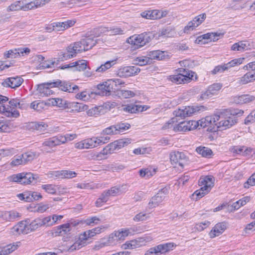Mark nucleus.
<instances>
[{"mask_svg":"<svg viewBox=\"0 0 255 255\" xmlns=\"http://www.w3.org/2000/svg\"><path fill=\"white\" fill-rule=\"evenodd\" d=\"M226 229V224L224 223L217 224L211 230L210 235L211 238H214L219 236Z\"/></svg>","mask_w":255,"mask_h":255,"instance_id":"nucleus-31","label":"nucleus"},{"mask_svg":"<svg viewBox=\"0 0 255 255\" xmlns=\"http://www.w3.org/2000/svg\"><path fill=\"white\" fill-rule=\"evenodd\" d=\"M20 216L19 213L14 210L5 212L2 215V218L8 221H13Z\"/></svg>","mask_w":255,"mask_h":255,"instance_id":"nucleus-32","label":"nucleus"},{"mask_svg":"<svg viewBox=\"0 0 255 255\" xmlns=\"http://www.w3.org/2000/svg\"><path fill=\"white\" fill-rule=\"evenodd\" d=\"M230 151L234 155H240L245 157H251L255 153V148L245 145H238L231 146Z\"/></svg>","mask_w":255,"mask_h":255,"instance_id":"nucleus-11","label":"nucleus"},{"mask_svg":"<svg viewBox=\"0 0 255 255\" xmlns=\"http://www.w3.org/2000/svg\"><path fill=\"white\" fill-rule=\"evenodd\" d=\"M255 100L254 96L250 95H242L235 96L233 98V101L237 104H244L252 102Z\"/></svg>","mask_w":255,"mask_h":255,"instance_id":"nucleus-27","label":"nucleus"},{"mask_svg":"<svg viewBox=\"0 0 255 255\" xmlns=\"http://www.w3.org/2000/svg\"><path fill=\"white\" fill-rule=\"evenodd\" d=\"M77 45L81 49V52L91 49L97 43V39L91 36L86 37L80 41L76 42Z\"/></svg>","mask_w":255,"mask_h":255,"instance_id":"nucleus-19","label":"nucleus"},{"mask_svg":"<svg viewBox=\"0 0 255 255\" xmlns=\"http://www.w3.org/2000/svg\"><path fill=\"white\" fill-rule=\"evenodd\" d=\"M206 14L205 13H202L201 14L198 15V16L195 17L194 18V21L196 22V25L198 26L200 24H201L206 19Z\"/></svg>","mask_w":255,"mask_h":255,"instance_id":"nucleus-62","label":"nucleus"},{"mask_svg":"<svg viewBox=\"0 0 255 255\" xmlns=\"http://www.w3.org/2000/svg\"><path fill=\"white\" fill-rule=\"evenodd\" d=\"M255 185V172L253 174L247 181L244 184L245 188H249L250 186Z\"/></svg>","mask_w":255,"mask_h":255,"instance_id":"nucleus-64","label":"nucleus"},{"mask_svg":"<svg viewBox=\"0 0 255 255\" xmlns=\"http://www.w3.org/2000/svg\"><path fill=\"white\" fill-rule=\"evenodd\" d=\"M168 192V188L166 187L160 189L156 195L151 199L148 204L149 208H153L158 206L164 199L165 195L167 194Z\"/></svg>","mask_w":255,"mask_h":255,"instance_id":"nucleus-18","label":"nucleus"},{"mask_svg":"<svg viewBox=\"0 0 255 255\" xmlns=\"http://www.w3.org/2000/svg\"><path fill=\"white\" fill-rule=\"evenodd\" d=\"M57 186L53 184H43L41 185V188L46 192L50 194H55L57 191Z\"/></svg>","mask_w":255,"mask_h":255,"instance_id":"nucleus-48","label":"nucleus"},{"mask_svg":"<svg viewBox=\"0 0 255 255\" xmlns=\"http://www.w3.org/2000/svg\"><path fill=\"white\" fill-rule=\"evenodd\" d=\"M104 231V228L102 227H98L86 231L83 234H81L79 237L78 240L76 241L68 248V251L72 252L74 251L80 249L87 244V241L92 237L95 236L97 234L102 233Z\"/></svg>","mask_w":255,"mask_h":255,"instance_id":"nucleus-3","label":"nucleus"},{"mask_svg":"<svg viewBox=\"0 0 255 255\" xmlns=\"http://www.w3.org/2000/svg\"><path fill=\"white\" fill-rule=\"evenodd\" d=\"M170 159L172 164H178L182 167L187 164L188 157L183 152L174 151L170 154Z\"/></svg>","mask_w":255,"mask_h":255,"instance_id":"nucleus-13","label":"nucleus"},{"mask_svg":"<svg viewBox=\"0 0 255 255\" xmlns=\"http://www.w3.org/2000/svg\"><path fill=\"white\" fill-rule=\"evenodd\" d=\"M12 180L14 182H17L20 184H29L34 180H36L38 178L37 175L34 174L31 172H22L16 175H13L12 177Z\"/></svg>","mask_w":255,"mask_h":255,"instance_id":"nucleus-10","label":"nucleus"},{"mask_svg":"<svg viewBox=\"0 0 255 255\" xmlns=\"http://www.w3.org/2000/svg\"><path fill=\"white\" fill-rule=\"evenodd\" d=\"M29 222L26 220L19 222L10 229V233L15 236L21 234H27L30 232L29 227Z\"/></svg>","mask_w":255,"mask_h":255,"instance_id":"nucleus-17","label":"nucleus"},{"mask_svg":"<svg viewBox=\"0 0 255 255\" xmlns=\"http://www.w3.org/2000/svg\"><path fill=\"white\" fill-rule=\"evenodd\" d=\"M120 191V188L116 186L112 187L110 189L106 190L105 192L108 195L109 197L110 196H117Z\"/></svg>","mask_w":255,"mask_h":255,"instance_id":"nucleus-61","label":"nucleus"},{"mask_svg":"<svg viewBox=\"0 0 255 255\" xmlns=\"http://www.w3.org/2000/svg\"><path fill=\"white\" fill-rule=\"evenodd\" d=\"M147 109L146 106H141L133 103L122 105L121 107V111L129 114L141 112L146 111Z\"/></svg>","mask_w":255,"mask_h":255,"instance_id":"nucleus-23","label":"nucleus"},{"mask_svg":"<svg viewBox=\"0 0 255 255\" xmlns=\"http://www.w3.org/2000/svg\"><path fill=\"white\" fill-rule=\"evenodd\" d=\"M214 177L211 176H206L199 179V185L201 188L192 194L193 197H196L195 200H199L211 191L214 186Z\"/></svg>","mask_w":255,"mask_h":255,"instance_id":"nucleus-4","label":"nucleus"},{"mask_svg":"<svg viewBox=\"0 0 255 255\" xmlns=\"http://www.w3.org/2000/svg\"><path fill=\"white\" fill-rule=\"evenodd\" d=\"M30 52V49L28 48H19L10 49L4 52L3 58L5 59L7 58H16L21 56L27 55Z\"/></svg>","mask_w":255,"mask_h":255,"instance_id":"nucleus-16","label":"nucleus"},{"mask_svg":"<svg viewBox=\"0 0 255 255\" xmlns=\"http://www.w3.org/2000/svg\"><path fill=\"white\" fill-rule=\"evenodd\" d=\"M116 95L121 99H127L133 97L135 93L130 90L122 89L117 91Z\"/></svg>","mask_w":255,"mask_h":255,"instance_id":"nucleus-33","label":"nucleus"},{"mask_svg":"<svg viewBox=\"0 0 255 255\" xmlns=\"http://www.w3.org/2000/svg\"><path fill=\"white\" fill-rule=\"evenodd\" d=\"M200 110L198 107H187L183 109H179L174 112V115L177 117L185 118L191 116L192 114H195Z\"/></svg>","mask_w":255,"mask_h":255,"instance_id":"nucleus-22","label":"nucleus"},{"mask_svg":"<svg viewBox=\"0 0 255 255\" xmlns=\"http://www.w3.org/2000/svg\"><path fill=\"white\" fill-rule=\"evenodd\" d=\"M177 122V119L175 118H172L162 126L161 129L165 130L167 129H173L174 131V128L175 127V124Z\"/></svg>","mask_w":255,"mask_h":255,"instance_id":"nucleus-53","label":"nucleus"},{"mask_svg":"<svg viewBox=\"0 0 255 255\" xmlns=\"http://www.w3.org/2000/svg\"><path fill=\"white\" fill-rule=\"evenodd\" d=\"M244 58L235 59L227 63L219 65L215 67L214 69L211 71V74L216 75L219 73H222L229 69L239 65L243 63Z\"/></svg>","mask_w":255,"mask_h":255,"instance_id":"nucleus-12","label":"nucleus"},{"mask_svg":"<svg viewBox=\"0 0 255 255\" xmlns=\"http://www.w3.org/2000/svg\"><path fill=\"white\" fill-rule=\"evenodd\" d=\"M55 63V61L47 60L43 62H41L39 64V68L40 69H46L49 68H52V66Z\"/></svg>","mask_w":255,"mask_h":255,"instance_id":"nucleus-60","label":"nucleus"},{"mask_svg":"<svg viewBox=\"0 0 255 255\" xmlns=\"http://www.w3.org/2000/svg\"><path fill=\"white\" fill-rule=\"evenodd\" d=\"M255 80V70H251L239 80V84L241 85L247 84Z\"/></svg>","mask_w":255,"mask_h":255,"instance_id":"nucleus-29","label":"nucleus"},{"mask_svg":"<svg viewBox=\"0 0 255 255\" xmlns=\"http://www.w3.org/2000/svg\"><path fill=\"white\" fill-rule=\"evenodd\" d=\"M73 63V68H75L76 71H81L86 69L87 62L85 60H81Z\"/></svg>","mask_w":255,"mask_h":255,"instance_id":"nucleus-41","label":"nucleus"},{"mask_svg":"<svg viewBox=\"0 0 255 255\" xmlns=\"http://www.w3.org/2000/svg\"><path fill=\"white\" fill-rule=\"evenodd\" d=\"M222 87V84L214 83L209 86L205 92L201 93L200 96V99L201 100H205L213 96L217 95Z\"/></svg>","mask_w":255,"mask_h":255,"instance_id":"nucleus-15","label":"nucleus"},{"mask_svg":"<svg viewBox=\"0 0 255 255\" xmlns=\"http://www.w3.org/2000/svg\"><path fill=\"white\" fill-rule=\"evenodd\" d=\"M116 141H114L107 145L102 151L101 153L103 155H107L108 154H112L118 149L117 144Z\"/></svg>","mask_w":255,"mask_h":255,"instance_id":"nucleus-35","label":"nucleus"},{"mask_svg":"<svg viewBox=\"0 0 255 255\" xmlns=\"http://www.w3.org/2000/svg\"><path fill=\"white\" fill-rule=\"evenodd\" d=\"M61 139L63 140V138H61V135L59 134L45 140L42 144L44 146L52 147L63 144V140H61Z\"/></svg>","mask_w":255,"mask_h":255,"instance_id":"nucleus-28","label":"nucleus"},{"mask_svg":"<svg viewBox=\"0 0 255 255\" xmlns=\"http://www.w3.org/2000/svg\"><path fill=\"white\" fill-rule=\"evenodd\" d=\"M116 60H110L107 61L103 64H102L99 67L97 68L96 70V72H104L109 69L113 66L116 64Z\"/></svg>","mask_w":255,"mask_h":255,"instance_id":"nucleus-39","label":"nucleus"},{"mask_svg":"<svg viewBox=\"0 0 255 255\" xmlns=\"http://www.w3.org/2000/svg\"><path fill=\"white\" fill-rule=\"evenodd\" d=\"M124 84V82H120L119 79L109 80L97 85L98 94L103 96H110L113 90L115 89L114 86L117 84L122 85Z\"/></svg>","mask_w":255,"mask_h":255,"instance_id":"nucleus-9","label":"nucleus"},{"mask_svg":"<svg viewBox=\"0 0 255 255\" xmlns=\"http://www.w3.org/2000/svg\"><path fill=\"white\" fill-rule=\"evenodd\" d=\"M76 44V42L71 43L65 50L59 51L58 53L57 61L67 60L75 57L78 53L81 52V49H80Z\"/></svg>","mask_w":255,"mask_h":255,"instance_id":"nucleus-8","label":"nucleus"},{"mask_svg":"<svg viewBox=\"0 0 255 255\" xmlns=\"http://www.w3.org/2000/svg\"><path fill=\"white\" fill-rule=\"evenodd\" d=\"M187 121H183L176 125L174 128V131L175 132H185L190 130L189 129Z\"/></svg>","mask_w":255,"mask_h":255,"instance_id":"nucleus-44","label":"nucleus"},{"mask_svg":"<svg viewBox=\"0 0 255 255\" xmlns=\"http://www.w3.org/2000/svg\"><path fill=\"white\" fill-rule=\"evenodd\" d=\"M70 107L72 108L71 110L73 112H81L86 111L88 109V106L83 103H74L70 104Z\"/></svg>","mask_w":255,"mask_h":255,"instance_id":"nucleus-40","label":"nucleus"},{"mask_svg":"<svg viewBox=\"0 0 255 255\" xmlns=\"http://www.w3.org/2000/svg\"><path fill=\"white\" fill-rule=\"evenodd\" d=\"M75 147L79 149L92 148L90 138H86L75 144Z\"/></svg>","mask_w":255,"mask_h":255,"instance_id":"nucleus-34","label":"nucleus"},{"mask_svg":"<svg viewBox=\"0 0 255 255\" xmlns=\"http://www.w3.org/2000/svg\"><path fill=\"white\" fill-rule=\"evenodd\" d=\"M149 58L151 59L162 60L165 57V52L160 50L150 51L148 53Z\"/></svg>","mask_w":255,"mask_h":255,"instance_id":"nucleus-38","label":"nucleus"},{"mask_svg":"<svg viewBox=\"0 0 255 255\" xmlns=\"http://www.w3.org/2000/svg\"><path fill=\"white\" fill-rule=\"evenodd\" d=\"M76 21L74 20H67L64 22H53V26L54 27L55 31H64L73 26Z\"/></svg>","mask_w":255,"mask_h":255,"instance_id":"nucleus-26","label":"nucleus"},{"mask_svg":"<svg viewBox=\"0 0 255 255\" xmlns=\"http://www.w3.org/2000/svg\"><path fill=\"white\" fill-rule=\"evenodd\" d=\"M118 133L124 132L130 128V125L128 123H119L116 124Z\"/></svg>","mask_w":255,"mask_h":255,"instance_id":"nucleus-51","label":"nucleus"},{"mask_svg":"<svg viewBox=\"0 0 255 255\" xmlns=\"http://www.w3.org/2000/svg\"><path fill=\"white\" fill-rule=\"evenodd\" d=\"M37 91L41 96H48L53 94L52 88H58L60 90L69 93H77L79 87L69 82L57 79L49 82L43 83L37 85Z\"/></svg>","mask_w":255,"mask_h":255,"instance_id":"nucleus-2","label":"nucleus"},{"mask_svg":"<svg viewBox=\"0 0 255 255\" xmlns=\"http://www.w3.org/2000/svg\"><path fill=\"white\" fill-rule=\"evenodd\" d=\"M89 93L86 91H84L81 93H77L75 97L78 99L86 101L89 99Z\"/></svg>","mask_w":255,"mask_h":255,"instance_id":"nucleus-63","label":"nucleus"},{"mask_svg":"<svg viewBox=\"0 0 255 255\" xmlns=\"http://www.w3.org/2000/svg\"><path fill=\"white\" fill-rule=\"evenodd\" d=\"M210 225V222L208 221H205L195 225V228L198 231H202L207 228Z\"/></svg>","mask_w":255,"mask_h":255,"instance_id":"nucleus-57","label":"nucleus"},{"mask_svg":"<svg viewBox=\"0 0 255 255\" xmlns=\"http://www.w3.org/2000/svg\"><path fill=\"white\" fill-rule=\"evenodd\" d=\"M23 82L22 78L17 76L16 77H10L5 79L1 85L5 87H10L15 89L20 86Z\"/></svg>","mask_w":255,"mask_h":255,"instance_id":"nucleus-25","label":"nucleus"},{"mask_svg":"<svg viewBox=\"0 0 255 255\" xmlns=\"http://www.w3.org/2000/svg\"><path fill=\"white\" fill-rule=\"evenodd\" d=\"M21 156L22 158L23 163L25 164L33 160L36 157V154L35 152L28 151L22 154Z\"/></svg>","mask_w":255,"mask_h":255,"instance_id":"nucleus-37","label":"nucleus"},{"mask_svg":"<svg viewBox=\"0 0 255 255\" xmlns=\"http://www.w3.org/2000/svg\"><path fill=\"white\" fill-rule=\"evenodd\" d=\"M28 202H33L34 201H37L42 198L41 194L38 192L28 191Z\"/></svg>","mask_w":255,"mask_h":255,"instance_id":"nucleus-46","label":"nucleus"},{"mask_svg":"<svg viewBox=\"0 0 255 255\" xmlns=\"http://www.w3.org/2000/svg\"><path fill=\"white\" fill-rule=\"evenodd\" d=\"M176 246L173 243H167L163 244H160L154 247L150 248L147 251V255L154 254V255L158 253L160 254H165L173 250Z\"/></svg>","mask_w":255,"mask_h":255,"instance_id":"nucleus-14","label":"nucleus"},{"mask_svg":"<svg viewBox=\"0 0 255 255\" xmlns=\"http://www.w3.org/2000/svg\"><path fill=\"white\" fill-rule=\"evenodd\" d=\"M23 1L17 0L11 3L7 8V11H12L19 10H23Z\"/></svg>","mask_w":255,"mask_h":255,"instance_id":"nucleus-43","label":"nucleus"},{"mask_svg":"<svg viewBox=\"0 0 255 255\" xmlns=\"http://www.w3.org/2000/svg\"><path fill=\"white\" fill-rule=\"evenodd\" d=\"M151 40L149 33L144 32L137 35H133L127 40V42L131 45L132 50L137 49L149 43Z\"/></svg>","mask_w":255,"mask_h":255,"instance_id":"nucleus-6","label":"nucleus"},{"mask_svg":"<svg viewBox=\"0 0 255 255\" xmlns=\"http://www.w3.org/2000/svg\"><path fill=\"white\" fill-rule=\"evenodd\" d=\"M71 228L69 227V224H64L60 226L55 227L51 230V234L53 236H63L65 237L71 234Z\"/></svg>","mask_w":255,"mask_h":255,"instance_id":"nucleus-21","label":"nucleus"},{"mask_svg":"<svg viewBox=\"0 0 255 255\" xmlns=\"http://www.w3.org/2000/svg\"><path fill=\"white\" fill-rule=\"evenodd\" d=\"M140 69L137 66H126L120 68L118 71V75L120 77H128L138 73Z\"/></svg>","mask_w":255,"mask_h":255,"instance_id":"nucleus-20","label":"nucleus"},{"mask_svg":"<svg viewBox=\"0 0 255 255\" xmlns=\"http://www.w3.org/2000/svg\"><path fill=\"white\" fill-rule=\"evenodd\" d=\"M196 24H197L196 23L195 21H194V19L189 21L187 25L186 26H185L184 28V32L185 33H188L191 30H193L195 27H197V26L196 25Z\"/></svg>","mask_w":255,"mask_h":255,"instance_id":"nucleus-59","label":"nucleus"},{"mask_svg":"<svg viewBox=\"0 0 255 255\" xmlns=\"http://www.w3.org/2000/svg\"><path fill=\"white\" fill-rule=\"evenodd\" d=\"M108 32H110V34L112 35H117V34H124L125 29L124 28H121L119 27H111L109 30H107Z\"/></svg>","mask_w":255,"mask_h":255,"instance_id":"nucleus-55","label":"nucleus"},{"mask_svg":"<svg viewBox=\"0 0 255 255\" xmlns=\"http://www.w3.org/2000/svg\"><path fill=\"white\" fill-rule=\"evenodd\" d=\"M117 130L116 125H114L105 128L102 133L104 135H114L118 134Z\"/></svg>","mask_w":255,"mask_h":255,"instance_id":"nucleus-52","label":"nucleus"},{"mask_svg":"<svg viewBox=\"0 0 255 255\" xmlns=\"http://www.w3.org/2000/svg\"><path fill=\"white\" fill-rule=\"evenodd\" d=\"M17 246L14 245H8L3 248L2 250L4 255H8L12 253L17 249Z\"/></svg>","mask_w":255,"mask_h":255,"instance_id":"nucleus-56","label":"nucleus"},{"mask_svg":"<svg viewBox=\"0 0 255 255\" xmlns=\"http://www.w3.org/2000/svg\"><path fill=\"white\" fill-rule=\"evenodd\" d=\"M213 36V35L208 33L206 34H203L201 36H198L195 41L198 44H205L208 43L210 41L211 36Z\"/></svg>","mask_w":255,"mask_h":255,"instance_id":"nucleus-45","label":"nucleus"},{"mask_svg":"<svg viewBox=\"0 0 255 255\" xmlns=\"http://www.w3.org/2000/svg\"><path fill=\"white\" fill-rule=\"evenodd\" d=\"M46 218L50 219V222L48 221V226H51L54 225L57 221L62 219L63 217L62 215H53L52 216H47Z\"/></svg>","mask_w":255,"mask_h":255,"instance_id":"nucleus-58","label":"nucleus"},{"mask_svg":"<svg viewBox=\"0 0 255 255\" xmlns=\"http://www.w3.org/2000/svg\"><path fill=\"white\" fill-rule=\"evenodd\" d=\"M19 100L18 98H13L8 102L9 105L0 106V113L8 118H18L19 113L15 108H17Z\"/></svg>","mask_w":255,"mask_h":255,"instance_id":"nucleus-7","label":"nucleus"},{"mask_svg":"<svg viewBox=\"0 0 255 255\" xmlns=\"http://www.w3.org/2000/svg\"><path fill=\"white\" fill-rule=\"evenodd\" d=\"M48 221L50 222V219L46 218V217L42 218H37L35 219L28 224L30 232L34 231L43 226H49Z\"/></svg>","mask_w":255,"mask_h":255,"instance_id":"nucleus-24","label":"nucleus"},{"mask_svg":"<svg viewBox=\"0 0 255 255\" xmlns=\"http://www.w3.org/2000/svg\"><path fill=\"white\" fill-rule=\"evenodd\" d=\"M195 73L185 68H178L174 74L169 76L168 79L176 84L189 83L193 79Z\"/></svg>","mask_w":255,"mask_h":255,"instance_id":"nucleus-5","label":"nucleus"},{"mask_svg":"<svg viewBox=\"0 0 255 255\" xmlns=\"http://www.w3.org/2000/svg\"><path fill=\"white\" fill-rule=\"evenodd\" d=\"M117 144L118 149H120L126 146H127L131 142L130 138H122L115 141Z\"/></svg>","mask_w":255,"mask_h":255,"instance_id":"nucleus-54","label":"nucleus"},{"mask_svg":"<svg viewBox=\"0 0 255 255\" xmlns=\"http://www.w3.org/2000/svg\"><path fill=\"white\" fill-rule=\"evenodd\" d=\"M150 213L146 212H140L137 214L133 218L135 222L144 221L150 218Z\"/></svg>","mask_w":255,"mask_h":255,"instance_id":"nucleus-42","label":"nucleus"},{"mask_svg":"<svg viewBox=\"0 0 255 255\" xmlns=\"http://www.w3.org/2000/svg\"><path fill=\"white\" fill-rule=\"evenodd\" d=\"M77 174L74 171L70 170H60V179L64 178H72L77 176Z\"/></svg>","mask_w":255,"mask_h":255,"instance_id":"nucleus-49","label":"nucleus"},{"mask_svg":"<svg viewBox=\"0 0 255 255\" xmlns=\"http://www.w3.org/2000/svg\"><path fill=\"white\" fill-rule=\"evenodd\" d=\"M130 232L128 229H122L121 231H115L114 234H112L111 238L115 241H123L128 236Z\"/></svg>","mask_w":255,"mask_h":255,"instance_id":"nucleus-30","label":"nucleus"},{"mask_svg":"<svg viewBox=\"0 0 255 255\" xmlns=\"http://www.w3.org/2000/svg\"><path fill=\"white\" fill-rule=\"evenodd\" d=\"M103 110L102 107H95L89 110L87 114L89 116L97 117L101 114V111Z\"/></svg>","mask_w":255,"mask_h":255,"instance_id":"nucleus-50","label":"nucleus"},{"mask_svg":"<svg viewBox=\"0 0 255 255\" xmlns=\"http://www.w3.org/2000/svg\"><path fill=\"white\" fill-rule=\"evenodd\" d=\"M196 151L204 157L210 158L213 153L211 149L206 147L199 146L196 148Z\"/></svg>","mask_w":255,"mask_h":255,"instance_id":"nucleus-36","label":"nucleus"},{"mask_svg":"<svg viewBox=\"0 0 255 255\" xmlns=\"http://www.w3.org/2000/svg\"><path fill=\"white\" fill-rule=\"evenodd\" d=\"M109 199V197L108 195H107L106 192L104 191L96 201V206L97 207H100L102 206L104 203L108 201Z\"/></svg>","mask_w":255,"mask_h":255,"instance_id":"nucleus-47","label":"nucleus"},{"mask_svg":"<svg viewBox=\"0 0 255 255\" xmlns=\"http://www.w3.org/2000/svg\"><path fill=\"white\" fill-rule=\"evenodd\" d=\"M199 121L201 128L208 127L207 130L210 131H215L218 128L226 129L237 123V117L227 110L219 111Z\"/></svg>","mask_w":255,"mask_h":255,"instance_id":"nucleus-1","label":"nucleus"}]
</instances>
